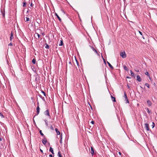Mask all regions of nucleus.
I'll return each mask as SVG.
<instances>
[{"instance_id":"nucleus-1","label":"nucleus","mask_w":157,"mask_h":157,"mask_svg":"<svg viewBox=\"0 0 157 157\" xmlns=\"http://www.w3.org/2000/svg\"><path fill=\"white\" fill-rule=\"evenodd\" d=\"M39 103L38 102H37V105H37V106L36 107V108L37 113L36 115H35L34 116V117L36 115H38L40 113V108H39Z\"/></svg>"},{"instance_id":"nucleus-2","label":"nucleus","mask_w":157,"mask_h":157,"mask_svg":"<svg viewBox=\"0 0 157 157\" xmlns=\"http://www.w3.org/2000/svg\"><path fill=\"white\" fill-rule=\"evenodd\" d=\"M120 55L123 58H124L126 57V55L124 51L120 52Z\"/></svg>"},{"instance_id":"nucleus-3","label":"nucleus","mask_w":157,"mask_h":157,"mask_svg":"<svg viewBox=\"0 0 157 157\" xmlns=\"http://www.w3.org/2000/svg\"><path fill=\"white\" fill-rule=\"evenodd\" d=\"M44 114L46 116H48L50 118H51V116L50 115L49 110L47 109L44 112Z\"/></svg>"},{"instance_id":"nucleus-4","label":"nucleus","mask_w":157,"mask_h":157,"mask_svg":"<svg viewBox=\"0 0 157 157\" xmlns=\"http://www.w3.org/2000/svg\"><path fill=\"white\" fill-rule=\"evenodd\" d=\"M124 97L125 98V101H126V103H129V101L125 91L124 92Z\"/></svg>"},{"instance_id":"nucleus-5","label":"nucleus","mask_w":157,"mask_h":157,"mask_svg":"<svg viewBox=\"0 0 157 157\" xmlns=\"http://www.w3.org/2000/svg\"><path fill=\"white\" fill-rule=\"evenodd\" d=\"M144 128L147 131L150 130L149 128V125L147 123L144 124Z\"/></svg>"},{"instance_id":"nucleus-6","label":"nucleus","mask_w":157,"mask_h":157,"mask_svg":"<svg viewBox=\"0 0 157 157\" xmlns=\"http://www.w3.org/2000/svg\"><path fill=\"white\" fill-rule=\"evenodd\" d=\"M35 37L36 39H38L40 37L41 35L37 33H36L34 34Z\"/></svg>"},{"instance_id":"nucleus-7","label":"nucleus","mask_w":157,"mask_h":157,"mask_svg":"<svg viewBox=\"0 0 157 157\" xmlns=\"http://www.w3.org/2000/svg\"><path fill=\"white\" fill-rule=\"evenodd\" d=\"M44 137V139H43L42 140V143L44 145H45L47 142V140L45 137Z\"/></svg>"},{"instance_id":"nucleus-8","label":"nucleus","mask_w":157,"mask_h":157,"mask_svg":"<svg viewBox=\"0 0 157 157\" xmlns=\"http://www.w3.org/2000/svg\"><path fill=\"white\" fill-rule=\"evenodd\" d=\"M136 80L139 82H140L141 81V78L138 75H137V76Z\"/></svg>"},{"instance_id":"nucleus-9","label":"nucleus","mask_w":157,"mask_h":157,"mask_svg":"<svg viewBox=\"0 0 157 157\" xmlns=\"http://www.w3.org/2000/svg\"><path fill=\"white\" fill-rule=\"evenodd\" d=\"M111 98L112 101L113 102H116V98L115 97H113V96L112 95H111Z\"/></svg>"},{"instance_id":"nucleus-10","label":"nucleus","mask_w":157,"mask_h":157,"mask_svg":"<svg viewBox=\"0 0 157 157\" xmlns=\"http://www.w3.org/2000/svg\"><path fill=\"white\" fill-rule=\"evenodd\" d=\"M91 151L90 152V153H91V154H92V155H94V148L93 147H91Z\"/></svg>"},{"instance_id":"nucleus-11","label":"nucleus","mask_w":157,"mask_h":157,"mask_svg":"<svg viewBox=\"0 0 157 157\" xmlns=\"http://www.w3.org/2000/svg\"><path fill=\"white\" fill-rule=\"evenodd\" d=\"M91 49H92V50L94 51L96 53H97V54H98V52L92 46H91Z\"/></svg>"},{"instance_id":"nucleus-12","label":"nucleus","mask_w":157,"mask_h":157,"mask_svg":"<svg viewBox=\"0 0 157 157\" xmlns=\"http://www.w3.org/2000/svg\"><path fill=\"white\" fill-rule=\"evenodd\" d=\"M107 63L108 64L109 67L111 69H113V68H114L113 67L108 61H107Z\"/></svg>"},{"instance_id":"nucleus-13","label":"nucleus","mask_w":157,"mask_h":157,"mask_svg":"<svg viewBox=\"0 0 157 157\" xmlns=\"http://www.w3.org/2000/svg\"><path fill=\"white\" fill-rule=\"evenodd\" d=\"M55 130V131H56L57 134L58 135H60L61 134H60V132L58 131V129L57 128H56Z\"/></svg>"},{"instance_id":"nucleus-14","label":"nucleus","mask_w":157,"mask_h":157,"mask_svg":"<svg viewBox=\"0 0 157 157\" xmlns=\"http://www.w3.org/2000/svg\"><path fill=\"white\" fill-rule=\"evenodd\" d=\"M55 15L58 18L59 21L61 22V19L59 17V16L56 13H55Z\"/></svg>"},{"instance_id":"nucleus-15","label":"nucleus","mask_w":157,"mask_h":157,"mask_svg":"<svg viewBox=\"0 0 157 157\" xmlns=\"http://www.w3.org/2000/svg\"><path fill=\"white\" fill-rule=\"evenodd\" d=\"M147 102L149 106H150L151 105L152 103H151V102L150 101L147 100Z\"/></svg>"},{"instance_id":"nucleus-16","label":"nucleus","mask_w":157,"mask_h":157,"mask_svg":"<svg viewBox=\"0 0 157 157\" xmlns=\"http://www.w3.org/2000/svg\"><path fill=\"white\" fill-rule=\"evenodd\" d=\"M60 144L62 143V133H61L60 134Z\"/></svg>"},{"instance_id":"nucleus-17","label":"nucleus","mask_w":157,"mask_h":157,"mask_svg":"<svg viewBox=\"0 0 157 157\" xmlns=\"http://www.w3.org/2000/svg\"><path fill=\"white\" fill-rule=\"evenodd\" d=\"M49 151H50L52 153V154H54L53 149L51 147H50V148Z\"/></svg>"},{"instance_id":"nucleus-18","label":"nucleus","mask_w":157,"mask_h":157,"mask_svg":"<svg viewBox=\"0 0 157 157\" xmlns=\"http://www.w3.org/2000/svg\"><path fill=\"white\" fill-rule=\"evenodd\" d=\"M10 40L11 41L12 39H13L14 38L13 36V33L12 32H11V35H10Z\"/></svg>"},{"instance_id":"nucleus-19","label":"nucleus","mask_w":157,"mask_h":157,"mask_svg":"<svg viewBox=\"0 0 157 157\" xmlns=\"http://www.w3.org/2000/svg\"><path fill=\"white\" fill-rule=\"evenodd\" d=\"M123 67L125 71H128V68L125 65H124L123 66Z\"/></svg>"},{"instance_id":"nucleus-20","label":"nucleus","mask_w":157,"mask_h":157,"mask_svg":"<svg viewBox=\"0 0 157 157\" xmlns=\"http://www.w3.org/2000/svg\"><path fill=\"white\" fill-rule=\"evenodd\" d=\"M39 132L41 135L44 137H45V136L44 135V134H43V133L42 132V131L41 130H40Z\"/></svg>"},{"instance_id":"nucleus-21","label":"nucleus","mask_w":157,"mask_h":157,"mask_svg":"<svg viewBox=\"0 0 157 157\" xmlns=\"http://www.w3.org/2000/svg\"><path fill=\"white\" fill-rule=\"evenodd\" d=\"M63 44V40H60V43L59 44V46H62Z\"/></svg>"},{"instance_id":"nucleus-22","label":"nucleus","mask_w":157,"mask_h":157,"mask_svg":"<svg viewBox=\"0 0 157 157\" xmlns=\"http://www.w3.org/2000/svg\"><path fill=\"white\" fill-rule=\"evenodd\" d=\"M57 155L59 157H63L60 151L58 152Z\"/></svg>"},{"instance_id":"nucleus-23","label":"nucleus","mask_w":157,"mask_h":157,"mask_svg":"<svg viewBox=\"0 0 157 157\" xmlns=\"http://www.w3.org/2000/svg\"><path fill=\"white\" fill-rule=\"evenodd\" d=\"M1 12L2 13V15L3 17H5V13L4 11H3L2 10H1Z\"/></svg>"},{"instance_id":"nucleus-24","label":"nucleus","mask_w":157,"mask_h":157,"mask_svg":"<svg viewBox=\"0 0 157 157\" xmlns=\"http://www.w3.org/2000/svg\"><path fill=\"white\" fill-rule=\"evenodd\" d=\"M44 121L45 122V124L46 126H48V121L47 120L45 119L44 120Z\"/></svg>"},{"instance_id":"nucleus-25","label":"nucleus","mask_w":157,"mask_h":157,"mask_svg":"<svg viewBox=\"0 0 157 157\" xmlns=\"http://www.w3.org/2000/svg\"><path fill=\"white\" fill-rule=\"evenodd\" d=\"M130 73H131V75L132 76H133V77H134V73L132 71V70H130Z\"/></svg>"},{"instance_id":"nucleus-26","label":"nucleus","mask_w":157,"mask_h":157,"mask_svg":"<svg viewBox=\"0 0 157 157\" xmlns=\"http://www.w3.org/2000/svg\"><path fill=\"white\" fill-rule=\"evenodd\" d=\"M45 45L46 46H45V48L47 49H49V46L46 43L45 44Z\"/></svg>"},{"instance_id":"nucleus-27","label":"nucleus","mask_w":157,"mask_h":157,"mask_svg":"<svg viewBox=\"0 0 157 157\" xmlns=\"http://www.w3.org/2000/svg\"><path fill=\"white\" fill-rule=\"evenodd\" d=\"M36 59H33L32 60V62L33 64H35L36 63Z\"/></svg>"},{"instance_id":"nucleus-28","label":"nucleus","mask_w":157,"mask_h":157,"mask_svg":"<svg viewBox=\"0 0 157 157\" xmlns=\"http://www.w3.org/2000/svg\"><path fill=\"white\" fill-rule=\"evenodd\" d=\"M27 3L25 2H23V7H25L26 6Z\"/></svg>"},{"instance_id":"nucleus-29","label":"nucleus","mask_w":157,"mask_h":157,"mask_svg":"<svg viewBox=\"0 0 157 157\" xmlns=\"http://www.w3.org/2000/svg\"><path fill=\"white\" fill-rule=\"evenodd\" d=\"M145 85L148 88H149V84L147 83H146L145 84Z\"/></svg>"},{"instance_id":"nucleus-30","label":"nucleus","mask_w":157,"mask_h":157,"mask_svg":"<svg viewBox=\"0 0 157 157\" xmlns=\"http://www.w3.org/2000/svg\"><path fill=\"white\" fill-rule=\"evenodd\" d=\"M145 74L147 75V76H149V73H148V72H147V71H146L145 73Z\"/></svg>"},{"instance_id":"nucleus-31","label":"nucleus","mask_w":157,"mask_h":157,"mask_svg":"<svg viewBox=\"0 0 157 157\" xmlns=\"http://www.w3.org/2000/svg\"><path fill=\"white\" fill-rule=\"evenodd\" d=\"M152 128H153L155 126V124L154 122H152Z\"/></svg>"},{"instance_id":"nucleus-32","label":"nucleus","mask_w":157,"mask_h":157,"mask_svg":"<svg viewBox=\"0 0 157 157\" xmlns=\"http://www.w3.org/2000/svg\"><path fill=\"white\" fill-rule=\"evenodd\" d=\"M26 21H29V20H30V19L29 17H26Z\"/></svg>"},{"instance_id":"nucleus-33","label":"nucleus","mask_w":157,"mask_h":157,"mask_svg":"<svg viewBox=\"0 0 157 157\" xmlns=\"http://www.w3.org/2000/svg\"><path fill=\"white\" fill-rule=\"evenodd\" d=\"M41 92L43 93L44 96H46V94L44 91L42 90Z\"/></svg>"},{"instance_id":"nucleus-34","label":"nucleus","mask_w":157,"mask_h":157,"mask_svg":"<svg viewBox=\"0 0 157 157\" xmlns=\"http://www.w3.org/2000/svg\"><path fill=\"white\" fill-rule=\"evenodd\" d=\"M50 129L52 130H53L54 129V128L52 125H51L50 127Z\"/></svg>"},{"instance_id":"nucleus-35","label":"nucleus","mask_w":157,"mask_h":157,"mask_svg":"<svg viewBox=\"0 0 157 157\" xmlns=\"http://www.w3.org/2000/svg\"><path fill=\"white\" fill-rule=\"evenodd\" d=\"M0 116L2 117H4V116L1 113H0Z\"/></svg>"},{"instance_id":"nucleus-36","label":"nucleus","mask_w":157,"mask_h":157,"mask_svg":"<svg viewBox=\"0 0 157 157\" xmlns=\"http://www.w3.org/2000/svg\"><path fill=\"white\" fill-rule=\"evenodd\" d=\"M147 112L148 113H150V111L149 109L148 108L147 109Z\"/></svg>"},{"instance_id":"nucleus-37","label":"nucleus","mask_w":157,"mask_h":157,"mask_svg":"<svg viewBox=\"0 0 157 157\" xmlns=\"http://www.w3.org/2000/svg\"><path fill=\"white\" fill-rule=\"evenodd\" d=\"M13 45V44H12L11 43H10L9 44H8V46H12Z\"/></svg>"},{"instance_id":"nucleus-38","label":"nucleus","mask_w":157,"mask_h":157,"mask_svg":"<svg viewBox=\"0 0 157 157\" xmlns=\"http://www.w3.org/2000/svg\"><path fill=\"white\" fill-rule=\"evenodd\" d=\"M126 78H129V79L131 78V77H130L128 76H127L126 77Z\"/></svg>"},{"instance_id":"nucleus-39","label":"nucleus","mask_w":157,"mask_h":157,"mask_svg":"<svg viewBox=\"0 0 157 157\" xmlns=\"http://www.w3.org/2000/svg\"><path fill=\"white\" fill-rule=\"evenodd\" d=\"M33 6V3H31L30 5V6L32 7Z\"/></svg>"},{"instance_id":"nucleus-40","label":"nucleus","mask_w":157,"mask_h":157,"mask_svg":"<svg viewBox=\"0 0 157 157\" xmlns=\"http://www.w3.org/2000/svg\"><path fill=\"white\" fill-rule=\"evenodd\" d=\"M91 123H92V124H94V122L93 121H92L91 122Z\"/></svg>"},{"instance_id":"nucleus-41","label":"nucleus","mask_w":157,"mask_h":157,"mask_svg":"<svg viewBox=\"0 0 157 157\" xmlns=\"http://www.w3.org/2000/svg\"><path fill=\"white\" fill-rule=\"evenodd\" d=\"M139 33L141 35H142V33L140 31H139Z\"/></svg>"},{"instance_id":"nucleus-42","label":"nucleus","mask_w":157,"mask_h":157,"mask_svg":"<svg viewBox=\"0 0 157 157\" xmlns=\"http://www.w3.org/2000/svg\"><path fill=\"white\" fill-rule=\"evenodd\" d=\"M49 157H53L52 155H51V154L49 155Z\"/></svg>"},{"instance_id":"nucleus-43","label":"nucleus","mask_w":157,"mask_h":157,"mask_svg":"<svg viewBox=\"0 0 157 157\" xmlns=\"http://www.w3.org/2000/svg\"><path fill=\"white\" fill-rule=\"evenodd\" d=\"M40 151L42 153H43V151L42 149H40Z\"/></svg>"},{"instance_id":"nucleus-44","label":"nucleus","mask_w":157,"mask_h":157,"mask_svg":"<svg viewBox=\"0 0 157 157\" xmlns=\"http://www.w3.org/2000/svg\"><path fill=\"white\" fill-rule=\"evenodd\" d=\"M43 100H44V97H41V98Z\"/></svg>"},{"instance_id":"nucleus-45","label":"nucleus","mask_w":157,"mask_h":157,"mask_svg":"<svg viewBox=\"0 0 157 157\" xmlns=\"http://www.w3.org/2000/svg\"><path fill=\"white\" fill-rule=\"evenodd\" d=\"M104 63H105V64H106V62H105V59H104Z\"/></svg>"},{"instance_id":"nucleus-46","label":"nucleus","mask_w":157,"mask_h":157,"mask_svg":"<svg viewBox=\"0 0 157 157\" xmlns=\"http://www.w3.org/2000/svg\"><path fill=\"white\" fill-rule=\"evenodd\" d=\"M62 10V12H63V13H65L64 11V10Z\"/></svg>"},{"instance_id":"nucleus-47","label":"nucleus","mask_w":157,"mask_h":157,"mask_svg":"<svg viewBox=\"0 0 157 157\" xmlns=\"http://www.w3.org/2000/svg\"><path fill=\"white\" fill-rule=\"evenodd\" d=\"M39 96H40L41 98V97H42V96L41 95H39Z\"/></svg>"},{"instance_id":"nucleus-48","label":"nucleus","mask_w":157,"mask_h":157,"mask_svg":"<svg viewBox=\"0 0 157 157\" xmlns=\"http://www.w3.org/2000/svg\"><path fill=\"white\" fill-rule=\"evenodd\" d=\"M2 140V139L0 137V141Z\"/></svg>"},{"instance_id":"nucleus-49","label":"nucleus","mask_w":157,"mask_h":157,"mask_svg":"<svg viewBox=\"0 0 157 157\" xmlns=\"http://www.w3.org/2000/svg\"><path fill=\"white\" fill-rule=\"evenodd\" d=\"M34 117H33V122H35V121L34 120Z\"/></svg>"},{"instance_id":"nucleus-50","label":"nucleus","mask_w":157,"mask_h":157,"mask_svg":"<svg viewBox=\"0 0 157 157\" xmlns=\"http://www.w3.org/2000/svg\"><path fill=\"white\" fill-rule=\"evenodd\" d=\"M119 153L120 155H121V153L120 152H119Z\"/></svg>"},{"instance_id":"nucleus-51","label":"nucleus","mask_w":157,"mask_h":157,"mask_svg":"<svg viewBox=\"0 0 157 157\" xmlns=\"http://www.w3.org/2000/svg\"><path fill=\"white\" fill-rule=\"evenodd\" d=\"M90 107H91V109H92V107L91 106H90Z\"/></svg>"},{"instance_id":"nucleus-52","label":"nucleus","mask_w":157,"mask_h":157,"mask_svg":"<svg viewBox=\"0 0 157 157\" xmlns=\"http://www.w3.org/2000/svg\"><path fill=\"white\" fill-rule=\"evenodd\" d=\"M136 71H137V72H139V71L138 70H136Z\"/></svg>"},{"instance_id":"nucleus-53","label":"nucleus","mask_w":157,"mask_h":157,"mask_svg":"<svg viewBox=\"0 0 157 157\" xmlns=\"http://www.w3.org/2000/svg\"><path fill=\"white\" fill-rule=\"evenodd\" d=\"M128 88H129V86L128 85Z\"/></svg>"},{"instance_id":"nucleus-54","label":"nucleus","mask_w":157,"mask_h":157,"mask_svg":"<svg viewBox=\"0 0 157 157\" xmlns=\"http://www.w3.org/2000/svg\"><path fill=\"white\" fill-rule=\"evenodd\" d=\"M69 63L71 64V62H69Z\"/></svg>"},{"instance_id":"nucleus-55","label":"nucleus","mask_w":157,"mask_h":157,"mask_svg":"<svg viewBox=\"0 0 157 157\" xmlns=\"http://www.w3.org/2000/svg\"><path fill=\"white\" fill-rule=\"evenodd\" d=\"M140 87L142 89V88H143L142 87H141V86H140Z\"/></svg>"},{"instance_id":"nucleus-56","label":"nucleus","mask_w":157,"mask_h":157,"mask_svg":"<svg viewBox=\"0 0 157 157\" xmlns=\"http://www.w3.org/2000/svg\"><path fill=\"white\" fill-rule=\"evenodd\" d=\"M37 23H38V24H39V23H38V22H37Z\"/></svg>"}]
</instances>
